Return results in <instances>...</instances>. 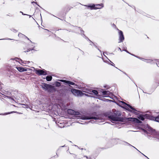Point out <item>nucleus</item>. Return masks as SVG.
I'll return each mask as SVG.
<instances>
[{
  "instance_id": "f257e3e1",
  "label": "nucleus",
  "mask_w": 159,
  "mask_h": 159,
  "mask_svg": "<svg viewBox=\"0 0 159 159\" xmlns=\"http://www.w3.org/2000/svg\"><path fill=\"white\" fill-rule=\"evenodd\" d=\"M43 85V88L47 90L48 92L52 93L56 91L54 86L45 83H44Z\"/></svg>"
},
{
  "instance_id": "f03ea898",
  "label": "nucleus",
  "mask_w": 159,
  "mask_h": 159,
  "mask_svg": "<svg viewBox=\"0 0 159 159\" xmlns=\"http://www.w3.org/2000/svg\"><path fill=\"white\" fill-rule=\"evenodd\" d=\"M68 90L70 91V90L69 89ZM70 91H71L72 93L73 94L77 96H82L84 94V93L81 90L78 89H72L70 90Z\"/></svg>"
},
{
  "instance_id": "7ed1b4c3",
  "label": "nucleus",
  "mask_w": 159,
  "mask_h": 159,
  "mask_svg": "<svg viewBox=\"0 0 159 159\" xmlns=\"http://www.w3.org/2000/svg\"><path fill=\"white\" fill-rule=\"evenodd\" d=\"M122 102L123 103L125 104V105H127L128 107H129L131 109H132L133 110V111L129 109V108H126V110L129 111H130L132 113H133L135 114H137V111L135 108H134V107H132L129 104L126 103L125 102Z\"/></svg>"
},
{
  "instance_id": "20e7f679",
  "label": "nucleus",
  "mask_w": 159,
  "mask_h": 159,
  "mask_svg": "<svg viewBox=\"0 0 159 159\" xmlns=\"http://www.w3.org/2000/svg\"><path fill=\"white\" fill-rule=\"evenodd\" d=\"M35 73L38 75H46L47 74V71L46 70L41 69L36 70Z\"/></svg>"
},
{
  "instance_id": "39448f33",
  "label": "nucleus",
  "mask_w": 159,
  "mask_h": 159,
  "mask_svg": "<svg viewBox=\"0 0 159 159\" xmlns=\"http://www.w3.org/2000/svg\"><path fill=\"white\" fill-rule=\"evenodd\" d=\"M108 118L114 121H117L119 120V118L115 114L111 115L108 116Z\"/></svg>"
},
{
  "instance_id": "423d86ee",
  "label": "nucleus",
  "mask_w": 159,
  "mask_h": 159,
  "mask_svg": "<svg viewBox=\"0 0 159 159\" xmlns=\"http://www.w3.org/2000/svg\"><path fill=\"white\" fill-rule=\"evenodd\" d=\"M119 31V42H122L124 39V37L123 34V32L118 29Z\"/></svg>"
},
{
  "instance_id": "0eeeda50",
  "label": "nucleus",
  "mask_w": 159,
  "mask_h": 159,
  "mask_svg": "<svg viewBox=\"0 0 159 159\" xmlns=\"http://www.w3.org/2000/svg\"><path fill=\"white\" fill-rule=\"evenodd\" d=\"M128 120L137 123H142L140 120L135 118H128Z\"/></svg>"
},
{
  "instance_id": "6e6552de",
  "label": "nucleus",
  "mask_w": 159,
  "mask_h": 159,
  "mask_svg": "<svg viewBox=\"0 0 159 159\" xmlns=\"http://www.w3.org/2000/svg\"><path fill=\"white\" fill-rule=\"evenodd\" d=\"M67 112L68 114L74 115H78L79 114V112H75L74 111L71 109H68L67 111Z\"/></svg>"
},
{
  "instance_id": "1a4fd4ad",
  "label": "nucleus",
  "mask_w": 159,
  "mask_h": 159,
  "mask_svg": "<svg viewBox=\"0 0 159 159\" xmlns=\"http://www.w3.org/2000/svg\"><path fill=\"white\" fill-rule=\"evenodd\" d=\"M72 7L69 6L65 7L63 9V11L65 14L69 11Z\"/></svg>"
},
{
  "instance_id": "9d476101",
  "label": "nucleus",
  "mask_w": 159,
  "mask_h": 159,
  "mask_svg": "<svg viewBox=\"0 0 159 159\" xmlns=\"http://www.w3.org/2000/svg\"><path fill=\"white\" fill-rule=\"evenodd\" d=\"M83 120H89V119H94L97 120L98 119V118L97 117L94 116H90L89 117L87 116H82L81 118Z\"/></svg>"
},
{
  "instance_id": "9b49d317",
  "label": "nucleus",
  "mask_w": 159,
  "mask_h": 159,
  "mask_svg": "<svg viewBox=\"0 0 159 159\" xmlns=\"http://www.w3.org/2000/svg\"><path fill=\"white\" fill-rule=\"evenodd\" d=\"M145 116L146 117V118L147 119H149L155 121L156 117L149 115L148 114H145Z\"/></svg>"
},
{
  "instance_id": "f8f14e48",
  "label": "nucleus",
  "mask_w": 159,
  "mask_h": 159,
  "mask_svg": "<svg viewBox=\"0 0 159 159\" xmlns=\"http://www.w3.org/2000/svg\"><path fill=\"white\" fill-rule=\"evenodd\" d=\"M16 68L20 72H23L27 71V70L26 69L22 67H19L16 66Z\"/></svg>"
},
{
  "instance_id": "ddd939ff",
  "label": "nucleus",
  "mask_w": 159,
  "mask_h": 159,
  "mask_svg": "<svg viewBox=\"0 0 159 159\" xmlns=\"http://www.w3.org/2000/svg\"><path fill=\"white\" fill-rule=\"evenodd\" d=\"M62 82H63L66 83L68 84H70L72 85H74L75 84V83L72 82L65 80H60Z\"/></svg>"
},
{
  "instance_id": "4468645a",
  "label": "nucleus",
  "mask_w": 159,
  "mask_h": 159,
  "mask_svg": "<svg viewBox=\"0 0 159 159\" xmlns=\"http://www.w3.org/2000/svg\"><path fill=\"white\" fill-rule=\"evenodd\" d=\"M88 9L93 10L95 9V5L93 4L92 5H85Z\"/></svg>"
},
{
  "instance_id": "2eb2a0df",
  "label": "nucleus",
  "mask_w": 159,
  "mask_h": 159,
  "mask_svg": "<svg viewBox=\"0 0 159 159\" xmlns=\"http://www.w3.org/2000/svg\"><path fill=\"white\" fill-rule=\"evenodd\" d=\"M95 9H101V8H102V7H103V4L101 3V4H97L96 5H95Z\"/></svg>"
},
{
  "instance_id": "dca6fc26",
  "label": "nucleus",
  "mask_w": 159,
  "mask_h": 159,
  "mask_svg": "<svg viewBox=\"0 0 159 159\" xmlns=\"http://www.w3.org/2000/svg\"><path fill=\"white\" fill-rule=\"evenodd\" d=\"M6 95H5L8 98H9L12 100H14V99L11 96V93L10 92H7V94H6Z\"/></svg>"
},
{
  "instance_id": "f3484780",
  "label": "nucleus",
  "mask_w": 159,
  "mask_h": 159,
  "mask_svg": "<svg viewBox=\"0 0 159 159\" xmlns=\"http://www.w3.org/2000/svg\"><path fill=\"white\" fill-rule=\"evenodd\" d=\"M144 117L146 118V117L145 116V115H140L138 117L139 119L142 120H144Z\"/></svg>"
},
{
  "instance_id": "a211bd4d",
  "label": "nucleus",
  "mask_w": 159,
  "mask_h": 159,
  "mask_svg": "<svg viewBox=\"0 0 159 159\" xmlns=\"http://www.w3.org/2000/svg\"><path fill=\"white\" fill-rule=\"evenodd\" d=\"M70 153L71 154H73V157L75 159H80V158H79L77 155H76V154L75 153H71L70 152Z\"/></svg>"
},
{
  "instance_id": "6ab92c4d",
  "label": "nucleus",
  "mask_w": 159,
  "mask_h": 159,
  "mask_svg": "<svg viewBox=\"0 0 159 159\" xmlns=\"http://www.w3.org/2000/svg\"><path fill=\"white\" fill-rule=\"evenodd\" d=\"M61 30V29L60 30H53L54 33H56L57 34H60L61 33L60 32V31Z\"/></svg>"
},
{
  "instance_id": "aec40b11",
  "label": "nucleus",
  "mask_w": 159,
  "mask_h": 159,
  "mask_svg": "<svg viewBox=\"0 0 159 159\" xmlns=\"http://www.w3.org/2000/svg\"><path fill=\"white\" fill-rule=\"evenodd\" d=\"M52 77L51 76H47L46 77V80L47 81H49L52 80Z\"/></svg>"
},
{
  "instance_id": "412c9836",
  "label": "nucleus",
  "mask_w": 159,
  "mask_h": 159,
  "mask_svg": "<svg viewBox=\"0 0 159 159\" xmlns=\"http://www.w3.org/2000/svg\"><path fill=\"white\" fill-rule=\"evenodd\" d=\"M55 84L56 86L57 87H60L61 85V83L58 82H55Z\"/></svg>"
},
{
  "instance_id": "4be33fe9",
  "label": "nucleus",
  "mask_w": 159,
  "mask_h": 159,
  "mask_svg": "<svg viewBox=\"0 0 159 159\" xmlns=\"http://www.w3.org/2000/svg\"><path fill=\"white\" fill-rule=\"evenodd\" d=\"M109 92V91H107L106 90H103L102 92V93H103V94L104 95H107L108 94V93Z\"/></svg>"
},
{
  "instance_id": "5701e85b",
  "label": "nucleus",
  "mask_w": 159,
  "mask_h": 159,
  "mask_svg": "<svg viewBox=\"0 0 159 159\" xmlns=\"http://www.w3.org/2000/svg\"><path fill=\"white\" fill-rule=\"evenodd\" d=\"M92 92L95 95H97L98 93V91L95 90H93L92 91Z\"/></svg>"
},
{
  "instance_id": "b1692460",
  "label": "nucleus",
  "mask_w": 159,
  "mask_h": 159,
  "mask_svg": "<svg viewBox=\"0 0 159 159\" xmlns=\"http://www.w3.org/2000/svg\"><path fill=\"white\" fill-rule=\"evenodd\" d=\"M155 121L159 122V116L156 117Z\"/></svg>"
},
{
  "instance_id": "393cba45",
  "label": "nucleus",
  "mask_w": 159,
  "mask_h": 159,
  "mask_svg": "<svg viewBox=\"0 0 159 159\" xmlns=\"http://www.w3.org/2000/svg\"><path fill=\"white\" fill-rule=\"evenodd\" d=\"M32 50H33V49H28L26 51H24V52H30V51H31Z\"/></svg>"
},
{
  "instance_id": "a878e982",
  "label": "nucleus",
  "mask_w": 159,
  "mask_h": 159,
  "mask_svg": "<svg viewBox=\"0 0 159 159\" xmlns=\"http://www.w3.org/2000/svg\"><path fill=\"white\" fill-rule=\"evenodd\" d=\"M157 64L158 66L159 67V61H158L157 63Z\"/></svg>"
},
{
  "instance_id": "bb28decb",
  "label": "nucleus",
  "mask_w": 159,
  "mask_h": 159,
  "mask_svg": "<svg viewBox=\"0 0 159 159\" xmlns=\"http://www.w3.org/2000/svg\"><path fill=\"white\" fill-rule=\"evenodd\" d=\"M157 138L159 140V134L157 136Z\"/></svg>"
},
{
  "instance_id": "cd10ccee",
  "label": "nucleus",
  "mask_w": 159,
  "mask_h": 159,
  "mask_svg": "<svg viewBox=\"0 0 159 159\" xmlns=\"http://www.w3.org/2000/svg\"><path fill=\"white\" fill-rule=\"evenodd\" d=\"M20 12L23 15H25V14H24L23 13V12H21V11H20Z\"/></svg>"
},
{
  "instance_id": "c85d7f7f",
  "label": "nucleus",
  "mask_w": 159,
  "mask_h": 159,
  "mask_svg": "<svg viewBox=\"0 0 159 159\" xmlns=\"http://www.w3.org/2000/svg\"><path fill=\"white\" fill-rule=\"evenodd\" d=\"M84 157H85L87 158H88V157L87 156H84Z\"/></svg>"
},
{
  "instance_id": "c756f323",
  "label": "nucleus",
  "mask_w": 159,
  "mask_h": 159,
  "mask_svg": "<svg viewBox=\"0 0 159 159\" xmlns=\"http://www.w3.org/2000/svg\"><path fill=\"white\" fill-rule=\"evenodd\" d=\"M54 35L56 37V34H54Z\"/></svg>"
},
{
  "instance_id": "7c9ffc66",
  "label": "nucleus",
  "mask_w": 159,
  "mask_h": 159,
  "mask_svg": "<svg viewBox=\"0 0 159 159\" xmlns=\"http://www.w3.org/2000/svg\"><path fill=\"white\" fill-rule=\"evenodd\" d=\"M46 30H47L48 31H49V30H48L46 29Z\"/></svg>"
},
{
  "instance_id": "2f4dec72",
  "label": "nucleus",
  "mask_w": 159,
  "mask_h": 159,
  "mask_svg": "<svg viewBox=\"0 0 159 159\" xmlns=\"http://www.w3.org/2000/svg\"><path fill=\"white\" fill-rule=\"evenodd\" d=\"M10 114V113H7L6 114Z\"/></svg>"
},
{
  "instance_id": "473e14b6",
  "label": "nucleus",
  "mask_w": 159,
  "mask_h": 159,
  "mask_svg": "<svg viewBox=\"0 0 159 159\" xmlns=\"http://www.w3.org/2000/svg\"><path fill=\"white\" fill-rule=\"evenodd\" d=\"M16 59H18V60H19V58H17Z\"/></svg>"
},
{
  "instance_id": "72a5a7b5",
  "label": "nucleus",
  "mask_w": 159,
  "mask_h": 159,
  "mask_svg": "<svg viewBox=\"0 0 159 159\" xmlns=\"http://www.w3.org/2000/svg\"><path fill=\"white\" fill-rule=\"evenodd\" d=\"M69 86L70 87H71V86L70 85H69Z\"/></svg>"
},
{
  "instance_id": "f704fd0d",
  "label": "nucleus",
  "mask_w": 159,
  "mask_h": 159,
  "mask_svg": "<svg viewBox=\"0 0 159 159\" xmlns=\"http://www.w3.org/2000/svg\"><path fill=\"white\" fill-rule=\"evenodd\" d=\"M1 115H2V114H1Z\"/></svg>"
},
{
  "instance_id": "c9c22d12",
  "label": "nucleus",
  "mask_w": 159,
  "mask_h": 159,
  "mask_svg": "<svg viewBox=\"0 0 159 159\" xmlns=\"http://www.w3.org/2000/svg\"><path fill=\"white\" fill-rule=\"evenodd\" d=\"M89 159H91V158H89Z\"/></svg>"
}]
</instances>
